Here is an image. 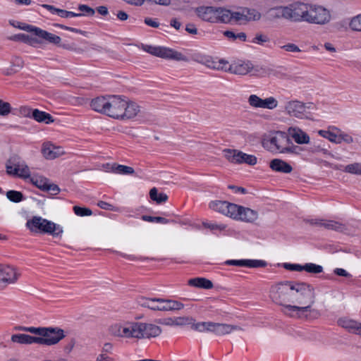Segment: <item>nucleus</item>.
Masks as SVG:
<instances>
[{"instance_id": "nucleus-28", "label": "nucleus", "mask_w": 361, "mask_h": 361, "mask_svg": "<svg viewBox=\"0 0 361 361\" xmlns=\"http://www.w3.org/2000/svg\"><path fill=\"white\" fill-rule=\"evenodd\" d=\"M226 264L229 265L246 267L250 268L265 267L267 266V262L265 261L258 259H232L228 260Z\"/></svg>"}, {"instance_id": "nucleus-35", "label": "nucleus", "mask_w": 361, "mask_h": 361, "mask_svg": "<svg viewBox=\"0 0 361 361\" xmlns=\"http://www.w3.org/2000/svg\"><path fill=\"white\" fill-rule=\"evenodd\" d=\"M244 12V21L245 23L248 22L259 21L262 19V13L255 8L243 7Z\"/></svg>"}, {"instance_id": "nucleus-63", "label": "nucleus", "mask_w": 361, "mask_h": 361, "mask_svg": "<svg viewBox=\"0 0 361 361\" xmlns=\"http://www.w3.org/2000/svg\"><path fill=\"white\" fill-rule=\"evenodd\" d=\"M185 30L192 35H197V29L196 26L194 24H188L185 27Z\"/></svg>"}, {"instance_id": "nucleus-8", "label": "nucleus", "mask_w": 361, "mask_h": 361, "mask_svg": "<svg viewBox=\"0 0 361 361\" xmlns=\"http://www.w3.org/2000/svg\"><path fill=\"white\" fill-rule=\"evenodd\" d=\"M269 75L273 70L269 68H258L255 67L252 63L250 61L237 60L233 61L231 63L228 62V67L226 68V72H229L235 75H245L248 73H259Z\"/></svg>"}, {"instance_id": "nucleus-25", "label": "nucleus", "mask_w": 361, "mask_h": 361, "mask_svg": "<svg viewBox=\"0 0 361 361\" xmlns=\"http://www.w3.org/2000/svg\"><path fill=\"white\" fill-rule=\"evenodd\" d=\"M157 57L165 59L175 60L178 61H186L188 60L182 53L174 49L164 47H159Z\"/></svg>"}, {"instance_id": "nucleus-64", "label": "nucleus", "mask_w": 361, "mask_h": 361, "mask_svg": "<svg viewBox=\"0 0 361 361\" xmlns=\"http://www.w3.org/2000/svg\"><path fill=\"white\" fill-rule=\"evenodd\" d=\"M96 361H114V360L113 358L109 357L106 354L101 353L97 357Z\"/></svg>"}, {"instance_id": "nucleus-53", "label": "nucleus", "mask_w": 361, "mask_h": 361, "mask_svg": "<svg viewBox=\"0 0 361 361\" xmlns=\"http://www.w3.org/2000/svg\"><path fill=\"white\" fill-rule=\"evenodd\" d=\"M57 15L63 18H72V17L82 16L83 14L82 13H77L68 11L66 10L59 8V10L57 11Z\"/></svg>"}, {"instance_id": "nucleus-40", "label": "nucleus", "mask_w": 361, "mask_h": 361, "mask_svg": "<svg viewBox=\"0 0 361 361\" xmlns=\"http://www.w3.org/2000/svg\"><path fill=\"white\" fill-rule=\"evenodd\" d=\"M149 197L152 200L156 202L157 204L165 202L168 200V196L165 193H158L156 188H153L149 190Z\"/></svg>"}, {"instance_id": "nucleus-2", "label": "nucleus", "mask_w": 361, "mask_h": 361, "mask_svg": "<svg viewBox=\"0 0 361 361\" xmlns=\"http://www.w3.org/2000/svg\"><path fill=\"white\" fill-rule=\"evenodd\" d=\"M91 109L120 121H135L142 114V107L136 102L119 96H100L91 100Z\"/></svg>"}, {"instance_id": "nucleus-55", "label": "nucleus", "mask_w": 361, "mask_h": 361, "mask_svg": "<svg viewBox=\"0 0 361 361\" xmlns=\"http://www.w3.org/2000/svg\"><path fill=\"white\" fill-rule=\"evenodd\" d=\"M78 9L80 11L84 13V14H86L87 16H94L95 11L93 8H92L91 7H90L89 6L87 5H85V4H80L78 6Z\"/></svg>"}, {"instance_id": "nucleus-54", "label": "nucleus", "mask_w": 361, "mask_h": 361, "mask_svg": "<svg viewBox=\"0 0 361 361\" xmlns=\"http://www.w3.org/2000/svg\"><path fill=\"white\" fill-rule=\"evenodd\" d=\"M212 324L213 323L212 322H200L195 324V329L200 331L206 330L212 331Z\"/></svg>"}, {"instance_id": "nucleus-56", "label": "nucleus", "mask_w": 361, "mask_h": 361, "mask_svg": "<svg viewBox=\"0 0 361 361\" xmlns=\"http://www.w3.org/2000/svg\"><path fill=\"white\" fill-rule=\"evenodd\" d=\"M281 49L288 52H300V48L295 44L288 43L281 47Z\"/></svg>"}, {"instance_id": "nucleus-24", "label": "nucleus", "mask_w": 361, "mask_h": 361, "mask_svg": "<svg viewBox=\"0 0 361 361\" xmlns=\"http://www.w3.org/2000/svg\"><path fill=\"white\" fill-rule=\"evenodd\" d=\"M310 223L319 227H323L329 230L343 231L345 229V226L340 221L334 220H328L322 219H311Z\"/></svg>"}, {"instance_id": "nucleus-38", "label": "nucleus", "mask_w": 361, "mask_h": 361, "mask_svg": "<svg viewBox=\"0 0 361 361\" xmlns=\"http://www.w3.org/2000/svg\"><path fill=\"white\" fill-rule=\"evenodd\" d=\"M32 118L39 123H45L46 124L51 123L54 121L49 114L37 109L33 110Z\"/></svg>"}, {"instance_id": "nucleus-33", "label": "nucleus", "mask_w": 361, "mask_h": 361, "mask_svg": "<svg viewBox=\"0 0 361 361\" xmlns=\"http://www.w3.org/2000/svg\"><path fill=\"white\" fill-rule=\"evenodd\" d=\"M165 300L160 298H147L143 300L141 305L154 311H164Z\"/></svg>"}, {"instance_id": "nucleus-43", "label": "nucleus", "mask_w": 361, "mask_h": 361, "mask_svg": "<svg viewBox=\"0 0 361 361\" xmlns=\"http://www.w3.org/2000/svg\"><path fill=\"white\" fill-rule=\"evenodd\" d=\"M6 197L13 202L18 203L23 200V195L21 192L16 190H8L6 192Z\"/></svg>"}, {"instance_id": "nucleus-32", "label": "nucleus", "mask_w": 361, "mask_h": 361, "mask_svg": "<svg viewBox=\"0 0 361 361\" xmlns=\"http://www.w3.org/2000/svg\"><path fill=\"white\" fill-rule=\"evenodd\" d=\"M286 6H279L270 8L267 11V14L269 20H274L278 19L287 20Z\"/></svg>"}, {"instance_id": "nucleus-30", "label": "nucleus", "mask_w": 361, "mask_h": 361, "mask_svg": "<svg viewBox=\"0 0 361 361\" xmlns=\"http://www.w3.org/2000/svg\"><path fill=\"white\" fill-rule=\"evenodd\" d=\"M269 167L274 171L283 173H290L293 171V167L288 163L280 159H272L269 163Z\"/></svg>"}, {"instance_id": "nucleus-39", "label": "nucleus", "mask_w": 361, "mask_h": 361, "mask_svg": "<svg viewBox=\"0 0 361 361\" xmlns=\"http://www.w3.org/2000/svg\"><path fill=\"white\" fill-rule=\"evenodd\" d=\"M223 35L228 38L230 40L235 41V40H240L241 42H246L247 41V35L244 32H240L238 33H235L232 30H225L223 32Z\"/></svg>"}, {"instance_id": "nucleus-26", "label": "nucleus", "mask_w": 361, "mask_h": 361, "mask_svg": "<svg viewBox=\"0 0 361 361\" xmlns=\"http://www.w3.org/2000/svg\"><path fill=\"white\" fill-rule=\"evenodd\" d=\"M223 20L226 24L230 23L233 20L239 24H245L243 8L240 7L237 11H231L224 8Z\"/></svg>"}, {"instance_id": "nucleus-15", "label": "nucleus", "mask_w": 361, "mask_h": 361, "mask_svg": "<svg viewBox=\"0 0 361 361\" xmlns=\"http://www.w3.org/2000/svg\"><path fill=\"white\" fill-rule=\"evenodd\" d=\"M195 61L209 68L216 71H226V68L228 67V61L227 60L210 55H197Z\"/></svg>"}, {"instance_id": "nucleus-4", "label": "nucleus", "mask_w": 361, "mask_h": 361, "mask_svg": "<svg viewBox=\"0 0 361 361\" xmlns=\"http://www.w3.org/2000/svg\"><path fill=\"white\" fill-rule=\"evenodd\" d=\"M16 329L36 335L37 345L44 346L56 345L66 336L65 331L58 326L35 327L19 326Z\"/></svg>"}, {"instance_id": "nucleus-61", "label": "nucleus", "mask_w": 361, "mask_h": 361, "mask_svg": "<svg viewBox=\"0 0 361 361\" xmlns=\"http://www.w3.org/2000/svg\"><path fill=\"white\" fill-rule=\"evenodd\" d=\"M145 23L148 26L152 27H158L159 26V23L153 18H145Z\"/></svg>"}, {"instance_id": "nucleus-19", "label": "nucleus", "mask_w": 361, "mask_h": 361, "mask_svg": "<svg viewBox=\"0 0 361 361\" xmlns=\"http://www.w3.org/2000/svg\"><path fill=\"white\" fill-rule=\"evenodd\" d=\"M41 153L45 159L54 160L64 155L66 152L62 147L47 141L42 145Z\"/></svg>"}, {"instance_id": "nucleus-13", "label": "nucleus", "mask_w": 361, "mask_h": 361, "mask_svg": "<svg viewBox=\"0 0 361 361\" xmlns=\"http://www.w3.org/2000/svg\"><path fill=\"white\" fill-rule=\"evenodd\" d=\"M307 109L306 104L298 99L288 100L283 104V112L286 115L300 120L308 118Z\"/></svg>"}, {"instance_id": "nucleus-36", "label": "nucleus", "mask_w": 361, "mask_h": 361, "mask_svg": "<svg viewBox=\"0 0 361 361\" xmlns=\"http://www.w3.org/2000/svg\"><path fill=\"white\" fill-rule=\"evenodd\" d=\"M188 283L190 286L202 289H212L214 286L212 281L203 277L190 279Z\"/></svg>"}, {"instance_id": "nucleus-29", "label": "nucleus", "mask_w": 361, "mask_h": 361, "mask_svg": "<svg viewBox=\"0 0 361 361\" xmlns=\"http://www.w3.org/2000/svg\"><path fill=\"white\" fill-rule=\"evenodd\" d=\"M338 326L345 329L348 331L355 334L360 330L361 323L348 317H341L337 322Z\"/></svg>"}, {"instance_id": "nucleus-3", "label": "nucleus", "mask_w": 361, "mask_h": 361, "mask_svg": "<svg viewBox=\"0 0 361 361\" xmlns=\"http://www.w3.org/2000/svg\"><path fill=\"white\" fill-rule=\"evenodd\" d=\"M262 146L274 154L300 155L302 148L294 145L285 132L278 130L265 135L262 139Z\"/></svg>"}, {"instance_id": "nucleus-52", "label": "nucleus", "mask_w": 361, "mask_h": 361, "mask_svg": "<svg viewBox=\"0 0 361 361\" xmlns=\"http://www.w3.org/2000/svg\"><path fill=\"white\" fill-rule=\"evenodd\" d=\"M269 38L267 35L262 34V33H257L255 37L252 39V42L254 44L262 45L264 43L269 42Z\"/></svg>"}, {"instance_id": "nucleus-49", "label": "nucleus", "mask_w": 361, "mask_h": 361, "mask_svg": "<svg viewBox=\"0 0 361 361\" xmlns=\"http://www.w3.org/2000/svg\"><path fill=\"white\" fill-rule=\"evenodd\" d=\"M175 326H185L193 323V319L189 317H173Z\"/></svg>"}, {"instance_id": "nucleus-45", "label": "nucleus", "mask_w": 361, "mask_h": 361, "mask_svg": "<svg viewBox=\"0 0 361 361\" xmlns=\"http://www.w3.org/2000/svg\"><path fill=\"white\" fill-rule=\"evenodd\" d=\"M304 271L312 274H319L323 271V267L313 263H307L303 265Z\"/></svg>"}, {"instance_id": "nucleus-5", "label": "nucleus", "mask_w": 361, "mask_h": 361, "mask_svg": "<svg viewBox=\"0 0 361 361\" xmlns=\"http://www.w3.org/2000/svg\"><path fill=\"white\" fill-rule=\"evenodd\" d=\"M26 226L31 232L47 233L53 237L61 236L63 233V228L59 224L38 216L29 219Z\"/></svg>"}, {"instance_id": "nucleus-23", "label": "nucleus", "mask_w": 361, "mask_h": 361, "mask_svg": "<svg viewBox=\"0 0 361 361\" xmlns=\"http://www.w3.org/2000/svg\"><path fill=\"white\" fill-rule=\"evenodd\" d=\"M287 133L298 145H308L310 142L309 135L298 126L289 127Z\"/></svg>"}, {"instance_id": "nucleus-51", "label": "nucleus", "mask_w": 361, "mask_h": 361, "mask_svg": "<svg viewBox=\"0 0 361 361\" xmlns=\"http://www.w3.org/2000/svg\"><path fill=\"white\" fill-rule=\"evenodd\" d=\"M33 110L28 106H20L18 109V112L23 117L32 118Z\"/></svg>"}, {"instance_id": "nucleus-11", "label": "nucleus", "mask_w": 361, "mask_h": 361, "mask_svg": "<svg viewBox=\"0 0 361 361\" xmlns=\"http://www.w3.org/2000/svg\"><path fill=\"white\" fill-rule=\"evenodd\" d=\"M21 277L20 271L14 266L0 264V290L16 284Z\"/></svg>"}, {"instance_id": "nucleus-20", "label": "nucleus", "mask_w": 361, "mask_h": 361, "mask_svg": "<svg viewBox=\"0 0 361 361\" xmlns=\"http://www.w3.org/2000/svg\"><path fill=\"white\" fill-rule=\"evenodd\" d=\"M23 29L29 32L32 33L35 36H37L40 39H44V41L49 43L58 45L61 42V39L59 36L49 32L39 27L32 25H27Z\"/></svg>"}, {"instance_id": "nucleus-58", "label": "nucleus", "mask_w": 361, "mask_h": 361, "mask_svg": "<svg viewBox=\"0 0 361 361\" xmlns=\"http://www.w3.org/2000/svg\"><path fill=\"white\" fill-rule=\"evenodd\" d=\"M286 269L295 271H302L304 270L303 266L297 264H284Z\"/></svg>"}, {"instance_id": "nucleus-31", "label": "nucleus", "mask_w": 361, "mask_h": 361, "mask_svg": "<svg viewBox=\"0 0 361 361\" xmlns=\"http://www.w3.org/2000/svg\"><path fill=\"white\" fill-rule=\"evenodd\" d=\"M12 343L21 345L37 344V336H31L25 334H17L11 336Z\"/></svg>"}, {"instance_id": "nucleus-34", "label": "nucleus", "mask_w": 361, "mask_h": 361, "mask_svg": "<svg viewBox=\"0 0 361 361\" xmlns=\"http://www.w3.org/2000/svg\"><path fill=\"white\" fill-rule=\"evenodd\" d=\"M24 66V62L23 59L20 57H16L13 59V60L6 65L4 68V73L6 75H11L19 71L21 68H23Z\"/></svg>"}, {"instance_id": "nucleus-48", "label": "nucleus", "mask_w": 361, "mask_h": 361, "mask_svg": "<svg viewBox=\"0 0 361 361\" xmlns=\"http://www.w3.org/2000/svg\"><path fill=\"white\" fill-rule=\"evenodd\" d=\"M12 111V107L9 102L0 99V116H7Z\"/></svg>"}, {"instance_id": "nucleus-16", "label": "nucleus", "mask_w": 361, "mask_h": 361, "mask_svg": "<svg viewBox=\"0 0 361 361\" xmlns=\"http://www.w3.org/2000/svg\"><path fill=\"white\" fill-rule=\"evenodd\" d=\"M307 4L295 1L286 6L287 20L302 22L305 20Z\"/></svg>"}, {"instance_id": "nucleus-22", "label": "nucleus", "mask_w": 361, "mask_h": 361, "mask_svg": "<svg viewBox=\"0 0 361 361\" xmlns=\"http://www.w3.org/2000/svg\"><path fill=\"white\" fill-rule=\"evenodd\" d=\"M31 183L42 191L51 192L52 195H57L60 192L59 186L49 182V179L43 176H33L30 178Z\"/></svg>"}, {"instance_id": "nucleus-57", "label": "nucleus", "mask_w": 361, "mask_h": 361, "mask_svg": "<svg viewBox=\"0 0 361 361\" xmlns=\"http://www.w3.org/2000/svg\"><path fill=\"white\" fill-rule=\"evenodd\" d=\"M142 49L146 52L149 53L153 56H157L159 47L152 45H144L142 47Z\"/></svg>"}, {"instance_id": "nucleus-62", "label": "nucleus", "mask_w": 361, "mask_h": 361, "mask_svg": "<svg viewBox=\"0 0 361 361\" xmlns=\"http://www.w3.org/2000/svg\"><path fill=\"white\" fill-rule=\"evenodd\" d=\"M114 349V345L111 343H105L102 348V353H111Z\"/></svg>"}, {"instance_id": "nucleus-10", "label": "nucleus", "mask_w": 361, "mask_h": 361, "mask_svg": "<svg viewBox=\"0 0 361 361\" xmlns=\"http://www.w3.org/2000/svg\"><path fill=\"white\" fill-rule=\"evenodd\" d=\"M331 19V15L328 9L319 5L307 4L305 22L325 25L329 23Z\"/></svg>"}, {"instance_id": "nucleus-41", "label": "nucleus", "mask_w": 361, "mask_h": 361, "mask_svg": "<svg viewBox=\"0 0 361 361\" xmlns=\"http://www.w3.org/2000/svg\"><path fill=\"white\" fill-rule=\"evenodd\" d=\"M164 311L180 310L184 307L183 304L172 300H165Z\"/></svg>"}, {"instance_id": "nucleus-50", "label": "nucleus", "mask_w": 361, "mask_h": 361, "mask_svg": "<svg viewBox=\"0 0 361 361\" xmlns=\"http://www.w3.org/2000/svg\"><path fill=\"white\" fill-rule=\"evenodd\" d=\"M73 209L74 213L79 216H91L92 214V210L87 207L74 206Z\"/></svg>"}, {"instance_id": "nucleus-9", "label": "nucleus", "mask_w": 361, "mask_h": 361, "mask_svg": "<svg viewBox=\"0 0 361 361\" xmlns=\"http://www.w3.org/2000/svg\"><path fill=\"white\" fill-rule=\"evenodd\" d=\"M6 173L23 178L30 177V170L26 162L18 155L11 156L6 162Z\"/></svg>"}, {"instance_id": "nucleus-27", "label": "nucleus", "mask_w": 361, "mask_h": 361, "mask_svg": "<svg viewBox=\"0 0 361 361\" xmlns=\"http://www.w3.org/2000/svg\"><path fill=\"white\" fill-rule=\"evenodd\" d=\"M212 331L216 335H226L232 332H242L243 329L238 326H233L226 324L213 323Z\"/></svg>"}, {"instance_id": "nucleus-47", "label": "nucleus", "mask_w": 361, "mask_h": 361, "mask_svg": "<svg viewBox=\"0 0 361 361\" xmlns=\"http://www.w3.org/2000/svg\"><path fill=\"white\" fill-rule=\"evenodd\" d=\"M344 171L349 173L361 175V164L353 163L345 166Z\"/></svg>"}, {"instance_id": "nucleus-18", "label": "nucleus", "mask_w": 361, "mask_h": 361, "mask_svg": "<svg viewBox=\"0 0 361 361\" xmlns=\"http://www.w3.org/2000/svg\"><path fill=\"white\" fill-rule=\"evenodd\" d=\"M249 105L255 109L273 110L278 107L279 102L274 97L262 99L257 94H250L247 99Z\"/></svg>"}, {"instance_id": "nucleus-6", "label": "nucleus", "mask_w": 361, "mask_h": 361, "mask_svg": "<svg viewBox=\"0 0 361 361\" xmlns=\"http://www.w3.org/2000/svg\"><path fill=\"white\" fill-rule=\"evenodd\" d=\"M111 336L122 341H137V322L126 321L111 324L108 328Z\"/></svg>"}, {"instance_id": "nucleus-59", "label": "nucleus", "mask_w": 361, "mask_h": 361, "mask_svg": "<svg viewBox=\"0 0 361 361\" xmlns=\"http://www.w3.org/2000/svg\"><path fill=\"white\" fill-rule=\"evenodd\" d=\"M338 140H340V143H341L342 142H345L348 144H350L353 142V137L345 133H341L338 135Z\"/></svg>"}, {"instance_id": "nucleus-1", "label": "nucleus", "mask_w": 361, "mask_h": 361, "mask_svg": "<svg viewBox=\"0 0 361 361\" xmlns=\"http://www.w3.org/2000/svg\"><path fill=\"white\" fill-rule=\"evenodd\" d=\"M269 295L273 302L283 307L286 315L301 318H318L319 310L314 308L316 292L313 286L306 283L284 281L274 283L269 288Z\"/></svg>"}, {"instance_id": "nucleus-42", "label": "nucleus", "mask_w": 361, "mask_h": 361, "mask_svg": "<svg viewBox=\"0 0 361 361\" xmlns=\"http://www.w3.org/2000/svg\"><path fill=\"white\" fill-rule=\"evenodd\" d=\"M202 226L204 228H208L212 231H217L219 232H223L227 228V226L224 224L209 223V222H203Z\"/></svg>"}, {"instance_id": "nucleus-14", "label": "nucleus", "mask_w": 361, "mask_h": 361, "mask_svg": "<svg viewBox=\"0 0 361 361\" xmlns=\"http://www.w3.org/2000/svg\"><path fill=\"white\" fill-rule=\"evenodd\" d=\"M259 219V214L257 210L235 204L232 219L246 224H256Z\"/></svg>"}, {"instance_id": "nucleus-37", "label": "nucleus", "mask_w": 361, "mask_h": 361, "mask_svg": "<svg viewBox=\"0 0 361 361\" xmlns=\"http://www.w3.org/2000/svg\"><path fill=\"white\" fill-rule=\"evenodd\" d=\"M107 169L113 173L123 175H132L135 173L133 167L116 163L107 164Z\"/></svg>"}, {"instance_id": "nucleus-60", "label": "nucleus", "mask_w": 361, "mask_h": 361, "mask_svg": "<svg viewBox=\"0 0 361 361\" xmlns=\"http://www.w3.org/2000/svg\"><path fill=\"white\" fill-rule=\"evenodd\" d=\"M159 324L165 326H175L173 317H167L159 320Z\"/></svg>"}, {"instance_id": "nucleus-46", "label": "nucleus", "mask_w": 361, "mask_h": 361, "mask_svg": "<svg viewBox=\"0 0 361 361\" xmlns=\"http://www.w3.org/2000/svg\"><path fill=\"white\" fill-rule=\"evenodd\" d=\"M349 26L353 31L361 32V14L352 18Z\"/></svg>"}, {"instance_id": "nucleus-21", "label": "nucleus", "mask_w": 361, "mask_h": 361, "mask_svg": "<svg viewBox=\"0 0 361 361\" xmlns=\"http://www.w3.org/2000/svg\"><path fill=\"white\" fill-rule=\"evenodd\" d=\"M235 204L227 201L215 200L209 203V207L214 212L233 219Z\"/></svg>"}, {"instance_id": "nucleus-44", "label": "nucleus", "mask_w": 361, "mask_h": 361, "mask_svg": "<svg viewBox=\"0 0 361 361\" xmlns=\"http://www.w3.org/2000/svg\"><path fill=\"white\" fill-rule=\"evenodd\" d=\"M319 134L324 138H326L331 142H334L336 144H340V140H338V135H336L334 133H331L329 130H319Z\"/></svg>"}, {"instance_id": "nucleus-12", "label": "nucleus", "mask_w": 361, "mask_h": 361, "mask_svg": "<svg viewBox=\"0 0 361 361\" xmlns=\"http://www.w3.org/2000/svg\"><path fill=\"white\" fill-rule=\"evenodd\" d=\"M224 158L233 164H247L255 166L257 163V158L254 154H247L237 149H225L223 150Z\"/></svg>"}, {"instance_id": "nucleus-17", "label": "nucleus", "mask_w": 361, "mask_h": 361, "mask_svg": "<svg viewBox=\"0 0 361 361\" xmlns=\"http://www.w3.org/2000/svg\"><path fill=\"white\" fill-rule=\"evenodd\" d=\"M162 332L161 327L152 323L137 322V341L159 336Z\"/></svg>"}, {"instance_id": "nucleus-7", "label": "nucleus", "mask_w": 361, "mask_h": 361, "mask_svg": "<svg viewBox=\"0 0 361 361\" xmlns=\"http://www.w3.org/2000/svg\"><path fill=\"white\" fill-rule=\"evenodd\" d=\"M224 7L212 6H200L194 9L196 16L204 22L209 23H224Z\"/></svg>"}]
</instances>
